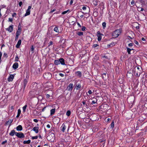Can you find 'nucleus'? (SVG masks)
I'll list each match as a JSON object with an SVG mask.
<instances>
[{"label": "nucleus", "instance_id": "nucleus-1", "mask_svg": "<svg viewBox=\"0 0 147 147\" xmlns=\"http://www.w3.org/2000/svg\"><path fill=\"white\" fill-rule=\"evenodd\" d=\"M121 33V30L117 29L114 31L112 34V36L113 38L117 37Z\"/></svg>", "mask_w": 147, "mask_h": 147}, {"label": "nucleus", "instance_id": "nucleus-2", "mask_svg": "<svg viewBox=\"0 0 147 147\" xmlns=\"http://www.w3.org/2000/svg\"><path fill=\"white\" fill-rule=\"evenodd\" d=\"M55 135L54 134H51L47 137V139L49 141L52 142L54 141Z\"/></svg>", "mask_w": 147, "mask_h": 147}, {"label": "nucleus", "instance_id": "nucleus-3", "mask_svg": "<svg viewBox=\"0 0 147 147\" xmlns=\"http://www.w3.org/2000/svg\"><path fill=\"white\" fill-rule=\"evenodd\" d=\"M43 76L46 79H50L52 77V74L50 73H46L43 74Z\"/></svg>", "mask_w": 147, "mask_h": 147}, {"label": "nucleus", "instance_id": "nucleus-4", "mask_svg": "<svg viewBox=\"0 0 147 147\" xmlns=\"http://www.w3.org/2000/svg\"><path fill=\"white\" fill-rule=\"evenodd\" d=\"M77 82H78L77 81H76L75 82V85H76L75 88H76V90H79L81 88V86L80 83L77 84Z\"/></svg>", "mask_w": 147, "mask_h": 147}, {"label": "nucleus", "instance_id": "nucleus-5", "mask_svg": "<svg viewBox=\"0 0 147 147\" xmlns=\"http://www.w3.org/2000/svg\"><path fill=\"white\" fill-rule=\"evenodd\" d=\"M16 136L19 138H23L25 137L23 133H20L18 132H16Z\"/></svg>", "mask_w": 147, "mask_h": 147}, {"label": "nucleus", "instance_id": "nucleus-6", "mask_svg": "<svg viewBox=\"0 0 147 147\" xmlns=\"http://www.w3.org/2000/svg\"><path fill=\"white\" fill-rule=\"evenodd\" d=\"M31 8V6H29L28 9L26 11V13L24 15V16H26L28 15H29L30 14V9Z\"/></svg>", "mask_w": 147, "mask_h": 147}, {"label": "nucleus", "instance_id": "nucleus-7", "mask_svg": "<svg viewBox=\"0 0 147 147\" xmlns=\"http://www.w3.org/2000/svg\"><path fill=\"white\" fill-rule=\"evenodd\" d=\"M74 87L73 84L70 83L67 88V90L69 91L72 90L73 88Z\"/></svg>", "mask_w": 147, "mask_h": 147}, {"label": "nucleus", "instance_id": "nucleus-8", "mask_svg": "<svg viewBox=\"0 0 147 147\" xmlns=\"http://www.w3.org/2000/svg\"><path fill=\"white\" fill-rule=\"evenodd\" d=\"M134 72L136 74V76L138 77L141 73V71L140 70H135Z\"/></svg>", "mask_w": 147, "mask_h": 147}, {"label": "nucleus", "instance_id": "nucleus-9", "mask_svg": "<svg viewBox=\"0 0 147 147\" xmlns=\"http://www.w3.org/2000/svg\"><path fill=\"white\" fill-rule=\"evenodd\" d=\"M59 63L62 65H65V63L64 59L63 58H61L59 59Z\"/></svg>", "mask_w": 147, "mask_h": 147}, {"label": "nucleus", "instance_id": "nucleus-10", "mask_svg": "<svg viewBox=\"0 0 147 147\" xmlns=\"http://www.w3.org/2000/svg\"><path fill=\"white\" fill-rule=\"evenodd\" d=\"M6 29L9 32H11L13 30V25L9 26V27Z\"/></svg>", "mask_w": 147, "mask_h": 147}, {"label": "nucleus", "instance_id": "nucleus-11", "mask_svg": "<svg viewBox=\"0 0 147 147\" xmlns=\"http://www.w3.org/2000/svg\"><path fill=\"white\" fill-rule=\"evenodd\" d=\"M14 78V76L12 74H11L8 78V81L9 82L12 81Z\"/></svg>", "mask_w": 147, "mask_h": 147}, {"label": "nucleus", "instance_id": "nucleus-12", "mask_svg": "<svg viewBox=\"0 0 147 147\" xmlns=\"http://www.w3.org/2000/svg\"><path fill=\"white\" fill-rule=\"evenodd\" d=\"M18 67V64L17 63H14L13 65V68L14 69H16Z\"/></svg>", "mask_w": 147, "mask_h": 147}, {"label": "nucleus", "instance_id": "nucleus-13", "mask_svg": "<svg viewBox=\"0 0 147 147\" xmlns=\"http://www.w3.org/2000/svg\"><path fill=\"white\" fill-rule=\"evenodd\" d=\"M28 81V80L26 78L24 79V80L23 84H24V89L26 87V85L27 84Z\"/></svg>", "mask_w": 147, "mask_h": 147}, {"label": "nucleus", "instance_id": "nucleus-14", "mask_svg": "<svg viewBox=\"0 0 147 147\" xmlns=\"http://www.w3.org/2000/svg\"><path fill=\"white\" fill-rule=\"evenodd\" d=\"M32 130L34 131L36 133H38V127H35L33 128Z\"/></svg>", "mask_w": 147, "mask_h": 147}, {"label": "nucleus", "instance_id": "nucleus-15", "mask_svg": "<svg viewBox=\"0 0 147 147\" xmlns=\"http://www.w3.org/2000/svg\"><path fill=\"white\" fill-rule=\"evenodd\" d=\"M16 132L14 130H13L9 133V135L11 136H13L14 134L16 135Z\"/></svg>", "mask_w": 147, "mask_h": 147}, {"label": "nucleus", "instance_id": "nucleus-16", "mask_svg": "<svg viewBox=\"0 0 147 147\" xmlns=\"http://www.w3.org/2000/svg\"><path fill=\"white\" fill-rule=\"evenodd\" d=\"M21 43V40H19L17 44L16 45V47L17 48H18L20 47V45Z\"/></svg>", "mask_w": 147, "mask_h": 147}, {"label": "nucleus", "instance_id": "nucleus-17", "mask_svg": "<svg viewBox=\"0 0 147 147\" xmlns=\"http://www.w3.org/2000/svg\"><path fill=\"white\" fill-rule=\"evenodd\" d=\"M61 127V130L63 132H64L65 130L66 129V126L64 124V123L63 124Z\"/></svg>", "mask_w": 147, "mask_h": 147}, {"label": "nucleus", "instance_id": "nucleus-18", "mask_svg": "<svg viewBox=\"0 0 147 147\" xmlns=\"http://www.w3.org/2000/svg\"><path fill=\"white\" fill-rule=\"evenodd\" d=\"M16 129L18 131H21L22 129V127L21 125H19L16 127Z\"/></svg>", "mask_w": 147, "mask_h": 147}, {"label": "nucleus", "instance_id": "nucleus-19", "mask_svg": "<svg viewBox=\"0 0 147 147\" xmlns=\"http://www.w3.org/2000/svg\"><path fill=\"white\" fill-rule=\"evenodd\" d=\"M82 104H83V105L84 106L82 107V109H83V108L85 107H87L88 106V105L86 103L85 101H83L82 102Z\"/></svg>", "mask_w": 147, "mask_h": 147}, {"label": "nucleus", "instance_id": "nucleus-20", "mask_svg": "<svg viewBox=\"0 0 147 147\" xmlns=\"http://www.w3.org/2000/svg\"><path fill=\"white\" fill-rule=\"evenodd\" d=\"M13 120L9 119L6 123V125H11V123H12Z\"/></svg>", "mask_w": 147, "mask_h": 147}, {"label": "nucleus", "instance_id": "nucleus-21", "mask_svg": "<svg viewBox=\"0 0 147 147\" xmlns=\"http://www.w3.org/2000/svg\"><path fill=\"white\" fill-rule=\"evenodd\" d=\"M54 63L56 65H57L60 64L59 60H56L55 61Z\"/></svg>", "mask_w": 147, "mask_h": 147}, {"label": "nucleus", "instance_id": "nucleus-22", "mask_svg": "<svg viewBox=\"0 0 147 147\" xmlns=\"http://www.w3.org/2000/svg\"><path fill=\"white\" fill-rule=\"evenodd\" d=\"M51 112V115H52L53 114L55 113V109H52L50 111Z\"/></svg>", "mask_w": 147, "mask_h": 147}, {"label": "nucleus", "instance_id": "nucleus-23", "mask_svg": "<svg viewBox=\"0 0 147 147\" xmlns=\"http://www.w3.org/2000/svg\"><path fill=\"white\" fill-rule=\"evenodd\" d=\"M126 49H127V52L128 54H131V53H130L131 51V50H133V49H131L129 48L128 47H127Z\"/></svg>", "mask_w": 147, "mask_h": 147}, {"label": "nucleus", "instance_id": "nucleus-24", "mask_svg": "<svg viewBox=\"0 0 147 147\" xmlns=\"http://www.w3.org/2000/svg\"><path fill=\"white\" fill-rule=\"evenodd\" d=\"M31 141L30 140H28L27 141H23V143L24 144H29L30 143Z\"/></svg>", "mask_w": 147, "mask_h": 147}, {"label": "nucleus", "instance_id": "nucleus-25", "mask_svg": "<svg viewBox=\"0 0 147 147\" xmlns=\"http://www.w3.org/2000/svg\"><path fill=\"white\" fill-rule=\"evenodd\" d=\"M93 3L95 6H96L98 5V2L96 0H93Z\"/></svg>", "mask_w": 147, "mask_h": 147}, {"label": "nucleus", "instance_id": "nucleus-26", "mask_svg": "<svg viewBox=\"0 0 147 147\" xmlns=\"http://www.w3.org/2000/svg\"><path fill=\"white\" fill-rule=\"evenodd\" d=\"M54 30L57 32H59V30L58 27H55L54 29Z\"/></svg>", "mask_w": 147, "mask_h": 147}, {"label": "nucleus", "instance_id": "nucleus-27", "mask_svg": "<svg viewBox=\"0 0 147 147\" xmlns=\"http://www.w3.org/2000/svg\"><path fill=\"white\" fill-rule=\"evenodd\" d=\"M71 114V111H70L68 110L66 112V115L68 116H70Z\"/></svg>", "mask_w": 147, "mask_h": 147}, {"label": "nucleus", "instance_id": "nucleus-28", "mask_svg": "<svg viewBox=\"0 0 147 147\" xmlns=\"http://www.w3.org/2000/svg\"><path fill=\"white\" fill-rule=\"evenodd\" d=\"M94 100H93L91 103L92 104H94L96 103L97 101L96 99L95 98H94Z\"/></svg>", "mask_w": 147, "mask_h": 147}, {"label": "nucleus", "instance_id": "nucleus-29", "mask_svg": "<svg viewBox=\"0 0 147 147\" xmlns=\"http://www.w3.org/2000/svg\"><path fill=\"white\" fill-rule=\"evenodd\" d=\"M27 107V105H25V106H24L23 107V111L24 112H25V111H26V107Z\"/></svg>", "mask_w": 147, "mask_h": 147}, {"label": "nucleus", "instance_id": "nucleus-30", "mask_svg": "<svg viewBox=\"0 0 147 147\" xmlns=\"http://www.w3.org/2000/svg\"><path fill=\"white\" fill-rule=\"evenodd\" d=\"M138 10L139 11H142L144 10V9L142 8L138 7Z\"/></svg>", "mask_w": 147, "mask_h": 147}, {"label": "nucleus", "instance_id": "nucleus-31", "mask_svg": "<svg viewBox=\"0 0 147 147\" xmlns=\"http://www.w3.org/2000/svg\"><path fill=\"white\" fill-rule=\"evenodd\" d=\"M106 24L105 22H104L102 23V26L104 29L106 27Z\"/></svg>", "mask_w": 147, "mask_h": 147}, {"label": "nucleus", "instance_id": "nucleus-32", "mask_svg": "<svg viewBox=\"0 0 147 147\" xmlns=\"http://www.w3.org/2000/svg\"><path fill=\"white\" fill-rule=\"evenodd\" d=\"M98 37V41H100L101 39H102V37L100 35H98L97 36Z\"/></svg>", "mask_w": 147, "mask_h": 147}, {"label": "nucleus", "instance_id": "nucleus-33", "mask_svg": "<svg viewBox=\"0 0 147 147\" xmlns=\"http://www.w3.org/2000/svg\"><path fill=\"white\" fill-rule=\"evenodd\" d=\"M77 34L79 36L83 35V33L82 32H79L77 33Z\"/></svg>", "mask_w": 147, "mask_h": 147}, {"label": "nucleus", "instance_id": "nucleus-34", "mask_svg": "<svg viewBox=\"0 0 147 147\" xmlns=\"http://www.w3.org/2000/svg\"><path fill=\"white\" fill-rule=\"evenodd\" d=\"M111 128H113L114 126V121H113L111 124Z\"/></svg>", "mask_w": 147, "mask_h": 147}, {"label": "nucleus", "instance_id": "nucleus-35", "mask_svg": "<svg viewBox=\"0 0 147 147\" xmlns=\"http://www.w3.org/2000/svg\"><path fill=\"white\" fill-rule=\"evenodd\" d=\"M69 11V10L68 9L66 11L63 12L62 13V14H64L67 13L68 11Z\"/></svg>", "mask_w": 147, "mask_h": 147}, {"label": "nucleus", "instance_id": "nucleus-36", "mask_svg": "<svg viewBox=\"0 0 147 147\" xmlns=\"http://www.w3.org/2000/svg\"><path fill=\"white\" fill-rule=\"evenodd\" d=\"M31 50L32 53H33L34 52V48L33 46H32L31 47Z\"/></svg>", "mask_w": 147, "mask_h": 147}, {"label": "nucleus", "instance_id": "nucleus-37", "mask_svg": "<svg viewBox=\"0 0 147 147\" xmlns=\"http://www.w3.org/2000/svg\"><path fill=\"white\" fill-rule=\"evenodd\" d=\"M76 74H77L78 76H81V73L80 71H78L77 72Z\"/></svg>", "mask_w": 147, "mask_h": 147}, {"label": "nucleus", "instance_id": "nucleus-38", "mask_svg": "<svg viewBox=\"0 0 147 147\" xmlns=\"http://www.w3.org/2000/svg\"><path fill=\"white\" fill-rule=\"evenodd\" d=\"M20 32H18V31H17L16 32V35L19 36L20 35Z\"/></svg>", "mask_w": 147, "mask_h": 147}, {"label": "nucleus", "instance_id": "nucleus-39", "mask_svg": "<svg viewBox=\"0 0 147 147\" xmlns=\"http://www.w3.org/2000/svg\"><path fill=\"white\" fill-rule=\"evenodd\" d=\"M38 138V136H33L32 137V140H34V139H37Z\"/></svg>", "mask_w": 147, "mask_h": 147}, {"label": "nucleus", "instance_id": "nucleus-40", "mask_svg": "<svg viewBox=\"0 0 147 147\" xmlns=\"http://www.w3.org/2000/svg\"><path fill=\"white\" fill-rule=\"evenodd\" d=\"M51 94H45V95H46V97L47 98H49V97H50V95Z\"/></svg>", "mask_w": 147, "mask_h": 147}, {"label": "nucleus", "instance_id": "nucleus-41", "mask_svg": "<svg viewBox=\"0 0 147 147\" xmlns=\"http://www.w3.org/2000/svg\"><path fill=\"white\" fill-rule=\"evenodd\" d=\"M18 57V56H16L15 58V61H18L19 59Z\"/></svg>", "mask_w": 147, "mask_h": 147}, {"label": "nucleus", "instance_id": "nucleus-42", "mask_svg": "<svg viewBox=\"0 0 147 147\" xmlns=\"http://www.w3.org/2000/svg\"><path fill=\"white\" fill-rule=\"evenodd\" d=\"M102 35V34L100 33V31H98L97 32V36L98 35L101 36Z\"/></svg>", "mask_w": 147, "mask_h": 147}, {"label": "nucleus", "instance_id": "nucleus-43", "mask_svg": "<svg viewBox=\"0 0 147 147\" xmlns=\"http://www.w3.org/2000/svg\"><path fill=\"white\" fill-rule=\"evenodd\" d=\"M21 112V110L20 109H18V114L19 115H20Z\"/></svg>", "mask_w": 147, "mask_h": 147}, {"label": "nucleus", "instance_id": "nucleus-44", "mask_svg": "<svg viewBox=\"0 0 147 147\" xmlns=\"http://www.w3.org/2000/svg\"><path fill=\"white\" fill-rule=\"evenodd\" d=\"M13 19L12 18H9L8 19V21L9 22H12L13 21Z\"/></svg>", "mask_w": 147, "mask_h": 147}, {"label": "nucleus", "instance_id": "nucleus-45", "mask_svg": "<svg viewBox=\"0 0 147 147\" xmlns=\"http://www.w3.org/2000/svg\"><path fill=\"white\" fill-rule=\"evenodd\" d=\"M98 46V44H94L93 45L92 47L94 48H95Z\"/></svg>", "mask_w": 147, "mask_h": 147}, {"label": "nucleus", "instance_id": "nucleus-46", "mask_svg": "<svg viewBox=\"0 0 147 147\" xmlns=\"http://www.w3.org/2000/svg\"><path fill=\"white\" fill-rule=\"evenodd\" d=\"M86 27L84 26H83L82 28V30L83 31H85V30Z\"/></svg>", "mask_w": 147, "mask_h": 147}, {"label": "nucleus", "instance_id": "nucleus-47", "mask_svg": "<svg viewBox=\"0 0 147 147\" xmlns=\"http://www.w3.org/2000/svg\"><path fill=\"white\" fill-rule=\"evenodd\" d=\"M53 44V42L52 41H51L49 43V45L48 46L49 47L50 45H52Z\"/></svg>", "mask_w": 147, "mask_h": 147}, {"label": "nucleus", "instance_id": "nucleus-48", "mask_svg": "<svg viewBox=\"0 0 147 147\" xmlns=\"http://www.w3.org/2000/svg\"><path fill=\"white\" fill-rule=\"evenodd\" d=\"M7 142V140H5V141H4L2 142V144L3 145V144H5V143H6Z\"/></svg>", "mask_w": 147, "mask_h": 147}, {"label": "nucleus", "instance_id": "nucleus-49", "mask_svg": "<svg viewBox=\"0 0 147 147\" xmlns=\"http://www.w3.org/2000/svg\"><path fill=\"white\" fill-rule=\"evenodd\" d=\"M131 4L132 5H134L135 3V1L134 0H133L131 2Z\"/></svg>", "mask_w": 147, "mask_h": 147}, {"label": "nucleus", "instance_id": "nucleus-50", "mask_svg": "<svg viewBox=\"0 0 147 147\" xmlns=\"http://www.w3.org/2000/svg\"><path fill=\"white\" fill-rule=\"evenodd\" d=\"M22 4V1H20L19 3V5L20 7H21Z\"/></svg>", "mask_w": 147, "mask_h": 147}, {"label": "nucleus", "instance_id": "nucleus-51", "mask_svg": "<svg viewBox=\"0 0 147 147\" xmlns=\"http://www.w3.org/2000/svg\"><path fill=\"white\" fill-rule=\"evenodd\" d=\"M134 43L136 44L137 45H139V43L138 42H137V41L135 40L134 41Z\"/></svg>", "mask_w": 147, "mask_h": 147}, {"label": "nucleus", "instance_id": "nucleus-52", "mask_svg": "<svg viewBox=\"0 0 147 147\" xmlns=\"http://www.w3.org/2000/svg\"><path fill=\"white\" fill-rule=\"evenodd\" d=\"M59 75L60 76H61L62 77H63L64 76V74L62 73H59Z\"/></svg>", "mask_w": 147, "mask_h": 147}, {"label": "nucleus", "instance_id": "nucleus-53", "mask_svg": "<svg viewBox=\"0 0 147 147\" xmlns=\"http://www.w3.org/2000/svg\"><path fill=\"white\" fill-rule=\"evenodd\" d=\"M2 55V53L1 52H0V62L1 60V57Z\"/></svg>", "mask_w": 147, "mask_h": 147}, {"label": "nucleus", "instance_id": "nucleus-54", "mask_svg": "<svg viewBox=\"0 0 147 147\" xmlns=\"http://www.w3.org/2000/svg\"><path fill=\"white\" fill-rule=\"evenodd\" d=\"M128 46L130 47H132L133 46V43H130L128 45Z\"/></svg>", "mask_w": 147, "mask_h": 147}, {"label": "nucleus", "instance_id": "nucleus-55", "mask_svg": "<svg viewBox=\"0 0 147 147\" xmlns=\"http://www.w3.org/2000/svg\"><path fill=\"white\" fill-rule=\"evenodd\" d=\"M16 14L15 13H13L12 15V16L13 17H14L16 16Z\"/></svg>", "mask_w": 147, "mask_h": 147}, {"label": "nucleus", "instance_id": "nucleus-56", "mask_svg": "<svg viewBox=\"0 0 147 147\" xmlns=\"http://www.w3.org/2000/svg\"><path fill=\"white\" fill-rule=\"evenodd\" d=\"M55 9H54L53 10H51L50 11V13H52L55 11Z\"/></svg>", "mask_w": 147, "mask_h": 147}, {"label": "nucleus", "instance_id": "nucleus-57", "mask_svg": "<svg viewBox=\"0 0 147 147\" xmlns=\"http://www.w3.org/2000/svg\"><path fill=\"white\" fill-rule=\"evenodd\" d=\"M3 56L5 57H7V55L6 53H4L3 54Z\"/></svg>", "mask_w": 147, "mask_h": 147}, {"label": "nucleus", "instance_id": "nucleus-58", "mask_svg": "<svg viewBox=\"0 0 147 147\" xmlns=\"http://www.w3.org/2000/svg\"><path fill=\"white\" fill-rule=\"evenodd\" d=\"M36 123H37L38 122V120L36 119H34L33 120Z\"/></svg>", "mask_w": 147, "mask_h": 147}, {"label": "nucleus", "instance_id": "nucleus-59", "mask_svg": "<svg viewBox=\"0 0 147 147\" xmlns=\"http://www.w3.org/2000/svg\"><path fill=\"white\" fill-rule=\"evenodd\" d=\"M73 3V0H71L70 3L69 4L70 5H71Z\"/></svg>", "mask_w": 147, "mask_h": 147}, {"label": "nucleus", "instance_id": "nucleus-60", "mask_svg": "<svg viewBox=\"0 0 147 147\" xmlns=\"http://www.w3.org/2000/svg\"><path fill=\"white\" fill-rule=\"evenodd\" d=\"M82 9L83 10H85L86 9V7L85 6L83 7L82 8Z\"/></svg>", "mask_w": 147, "mask_h": 147}, {"label": "nucleus", "instance_id": "nucleus-61", "mask_svg": "<svg viewBox=\"0 0 147 147\" xmlns=\"http://www.w3.org/2000/svg\"><path fill=\"white\" fill-rule=\"evenodd\" d=\"M18 36L16 35V37H15V40H17L18 39Z\"/></svg>", "mask_w": 147, "mask_h": 147}, {"label": "nucleus", "instance_id": "nucleus-62", "mask_svg": "<svg viewBox=\"0 0 147 147\" xmlns=\"http://www.w3.org/2000/svg\"><path fill=\"white\" fill-rule=\"evenodd\" d=\"M88 93H89V94H92V92L91 90H89L88 92Z\"/></svg>", "mask_w": 147, "mask_h": 147}, {"label": "nucleus", "instance_id": "nucleus-63", "mask_svg": "<svg viewBox=\"0 0 147 147\" xmlns=\"http://www.w3.org/2000/svg\"><path fill=\"white\" fill-rule=\"evenodd\" d=\"M47 127L48 128H50V126L49 124H48L47 125Z\"/></svg>", "mask_w": 147, "mask_h": 147}, {"label": "nucleus", "instance_id": "nucleus-64", "mask_svg": "<svg viewBox=\"0 0 147 147\" xmlns=\"http://www.w3.org/2000/svg\"><path fill=\"white\" fill-rule=\"evenodd\" d=\"M135 70H140V67H137L136 69H135Z\"/></svg>", "mask_w": 147, "mask_h": 147}]
</instances>
